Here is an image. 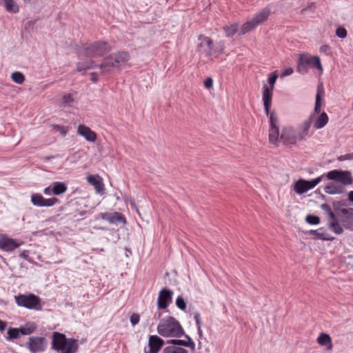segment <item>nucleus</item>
<instances>
[{"mask_svg":"<svg viewBox=\"0 0 353 353\" xmlns=\"http://www.w3.org/2000/svg\"><path fill=\"white\" fill-rule=\"evenodd\" d=\"M309 130V118L305 119L303 123H300L297 129L295 130L291 125L283 127L280 137H279V142H281L283 145L291 146L296 144L299 141L305 139Z\"/></svg>","mask_w":353,"mask_h":353,"instance_id":"nucleus-1","label":"nucleus"},{"mask_svg":"<svg viewBox=\"0 0 353 353\" xmlns=\"http://www.w3.org/2000/svg\"><path fill=\"white\" fill-rule=\"evenodd\" d=\"M130 59L127 52H119L105 58L98 68L103 74H108L114 70H119L120 67L125 64Z\"/></svg>","mask_w":353,"mask_h":353,"instance_id":"nucleus-2","label":"nucleus"},{"mask_svg":"<svg viewBox=\"0 0 353 353\" xmlns=\"http://www.w3.org/2000/svg\"><path fill=\"white\" fill-rule=\"evenodd\" d=\"M157 332L164 337L180 338L184 334L181 325L173 316H168L161 319L157 326Z\"/></svg>","mask_w":353,"mask_h":353,"instance_id":"nucleus-3","label":"nucleus"},{"mask_svg":"<svg viewBox=\"0 0 353 353\" xmlns=\"http://www.w3.org/2000/svg\"><path fill=\"white\" fill-rule=\"evenodd\" d=\"M334 211L327 203L321 205V209L327 216V225L332 231L336 234H341L343 232V226L339 223L338 216L341 214V210H343L340 202H332Z\"/></svg>","mask_w":353,"mask_h":353,"instance_id":"nucleus-4","label":"nucleus"},{"mask_svg":"<svg viewBox=\"0 0 353 353\" xmlns=\"http://www.w3.org/2000/svg\"><path fill=\"white\" fill-rule=\"evenodd\" d=\"M52 347L61 353H76L79 348L78 340L68 339L64 334L54 332L52 334Z\"/></svg>","mask_w":353,"mask_h":353,"instance_id":"nucleus-5","label":"nucleus"},{"mask_svg":"<svg viewBox=\"0 0 353 353\" xmlns=\"http://www.w3.org/2000/svg\"><path fill=\"white\" fill-rule=\"evenodd\" d=\"M325 94L323 84L319 82L317 86V92L315 97V105L314 108V114L319 115L314 121V127L316 129L323 128L326 125L329 121L327 114L325 112H321L322 101Z\"/></svg>","mask_w":353,"mask_h":353,"instance_id":"nucleus-6","label":"nucleus"},{"mask_svg":"<svg viewBox=\"0 0 353 353\" xmlns=\"http://www.w3.org/2000/svg\"><path fill=\"white\" fill-rule=\"evenodd\" d=\"M14 300L19 307L37 311L41 310V299L32 293L19 294L14 296Z\"/></svg>","mask_w":353,"mask_h":353,"instance_id":"nucleus-7","label":"nucleus"},{"mask_svg":"<svg viewBox=\"0 0 353 353\" xmlns=\"http://www.w3.org/2000/svg\"><path fill=\"white\" fill-rule=\"evenodd\" d=\"M111 50L110 46L105 41H96L87 44L81 53L87 57H103Z\"/></svg>","mask_w":353,"mask_h":353,"instance_id":"nucleus-8","label":"nucleus"},{"mask_svg":"<svg viewBox=\"0 0 353 353\" xmlns=\"http://www.w3.org/2000/svg\"><path fill=\"white\" fill-rule=\"evenodd\" d=\"M326 177L328 180L334 181L343 187L352 185L353 183L352 174L350 171L347 170H333L327 173Z\"/></svg>","mask_w":353,"mask_h":353,"instance_id":"nucleus-9","label":"nucleus"},{"mask_svg":"<svg viewBox=\"0 0 353 353\" xmlns=\"http://www.w3.org/2000/svg\"><path fill=\"white\" fill-rule=\"evenodd\" d=\"M268 116L270 117L269 141L276 145L278 143L279 136V119L274 111H270Z\"/></svg>","mask_w":353,"mask_h":353,"instance_id":"nucleus-10","label":"nucleus"},{"mask_svg":"<svg viewBox=\"0 0 353 353\" xmlns=\"http://www.w3.org/2000/svg\"><path fill=\"white\" fill-rule=\"evenodd\" d=\"M48 342L43 336H30L27 343L28 348L32 353L44 352Z\"/></svg>","mask_w":353,"mask_h":353,"instance_id":"nucleus-11","label":"nucleus"},{"mask_svg":"<svg viewBox=\"0 0 353 353\" xmlns=\"http://www.w3.org/2000/svg\"><path fill=\"white\" fill-rule=\"evenodd\" d=\"M200 43L197 46V50L210 57L213 53L214 43L213 41L208 37L200 34L198 37Z\"/></svg>","mask_w":353,"mask_h":353,"instance_id":"nucleus-12","label":"nucleus"},{"mask_svg":"<svg viewBox=\"0 0 353 353\" xmlns=\"http://www.w3.org/2000/svg\"><path fill=\"white\" fill-rule=\"evenodd\" d=\"M339 222L346 229L353 230V208L343 209L338 216Z\"/></svg>","mask_w":353,"mask_h":353,"instance_id":"nucleus-13","label":"nucleus"},{"mask_svg":"<svg viewBox=\"0 0 353 353\" xmlns=\"http://www.w3.org/2000/svg\"><path fill=\"white\" fill-rule=\"evenodd\" d=\"M173 292L170 290L163 288L159 294L157 307L159 309H165L172 302Z\"/></svg>","mask_w":353,"mask_h":353,"instance_id":"nucleus-14","label":"nucleus"},{"mask_svg":"<svg viewBox=\"0 0 353 353\" xmlns=\"http://www.w3.org/2000/svg\"><path fill=\"white\" fill-rule=\"evenodd\" d=\"M98 216L103 220L108 221L110 224H118L119 223H121L125 225L126 223L125 216L117 212L100 213Z\"/></svg>","mask_w":353,"mask_h":353,"instance_id":"nucleus-15","label":"nucleus"},{"mask_svg":"<svg viewBox=\"0 0 353 353\" xmlns=\"http://www.w3.org/2000/svg\"><path fill=\"white\" fill-rule=\"evenodd\" d=\"M164 345L163 340L157 335H151L148 339V347L144 349L145 353H158Z\"/></svg>","mask_w":353,"mask_h":353,"instance_id":"nucleus-16","label":"nucleus"},{"mask_svg":"<svg viewBox=\"0 0 353 353\" xmlns=\"http://www.w3.org/2000/svg\"><path fill=\"white\" fill-rule=\"evenodd\" d=\"M272 89H270L269 86L264 83L263 86V102L264 110L266 115L269 114V112L272 105Z\"/></svg>","mask_w":353,"mask_h":353,"instance_id":"nucleus-17","label":"nucleus"},{"mask_svg":"<svg viewBox=\"0 0 353 353\" xmlns=\"http://www.w3.org/2000/svg\"><path fill=\"white\" fill-rule=\"evenodd\" d=\"M309 70V54L307 53H301L297 60L296 71L305 74Z\"/></svg>","mask_w":353,"mask_h":353,"instance_id":"nucleus-18","label":"nucleus"},{"mask_svg":"<svg viewBox=\"0 0 353 353\" xmlns=\"http://www.w3.org/2000/svg\"><path fill=\"white\" fill-rule=\"evenodd\" d=\"M19 246V244L12 239L3 236L0 237V248L4 251H12Z\"/></svg>","mask_w":353,"mask_h":353,"instance_id":"nucleus-19","label":"nucleus"},{"mask_svg":"<svg viewBox=\"0 0 353 353\" xmlns=\"http://www.w3.org/2000/svg\"><path fill=\"white\" fill-rule=\"evenodd\" d=\"M78 133L90 142H94L97 139L96 133L85 125H79L77 129Z\"/></svg>","mask_w":353,"mask_h":353,"instance_id":"nucleus-20","label":"nucleus"},{"mask_svg":"<svg viewBox=\"0 0 353 353\" xmlns=\"http://www.w3.org/2000/svg\"><path fill=\"white\" fill-rule=\"evenodd\" d=\"M324 191L329 194H342L345 192V187L332 181L329 182L325 187Z\"/></svg>","mask_w":353,"mask_h":353,"instance_id":"nucleus-21","label":"nucleus"},{"mask_svg":"<svg viewBox=\"0 0 353 353\" xmlns=\"http://www.w3.org/2000/svg\"><path fill=\"white\" fill-rule=\"evenodd\" d=\"M183 336H184L187 339L188 341L180 340V339H172V340L168 341V343L172 345V346L188 347H190L192 350H194L195 345H194V343L191 339V338L188 335L185 334V333Z\"/></svg>","mask_w":353,"mask_h":353,"instance_id":"nucleus-22","label":"nucleus"},{"mask_svg":"<svg viewBox=\"0 0 353 353\" xmlns=\"http://www.w3.org/2000/svg\"><path fill=\"white\" fill-rule=\"evenodd\" d=\"M271 13L270 8L265 7L257 12L252 19L258 26L266 21Z\"/></svg>","mask_w":353,"mask_h":353,"instance_id":"nucleus-23","label":"nucleus"},{"mask_svg":"<svg viewBox=\"0 0 353 353\" xmlns=\"http://www.w3.org/2000/svg\"><path fill=\"white\" fill-rule=\"evenodd\" d=\"M294 190L298 194H302L309 190V181L299 179L294 185Z\"/></svg>","mask_w":353,"mask_h":353,"instance_id":"nucleus-24","label":"nucleus"},{"mask_svg":"<svg viewBox=\"0 0 353 353\" xmlns=\"http://www.w3.org/2000/svg\"><path fill=\"white\" fill-rule=\"evenodd\" d=\"M317 342L322 346H325L326 349L330 350L332 349V339L329 334L322 332L317 339Z\"/></svg>","mask_w":353,"mask_h":353,"instance_id":"nucleus-25","label":"nucleus"},{"mask_svg":"<svg viewBox=\"0 0 353 353\" xmlns=\"http://www.w3.org/2000/svg\"><path fill=\"white\" fill-rule=\"evenodd\" d=\"M310 234L314 235L315 238L318 239L326 241H332L334 239V237L331 236L330 234L327 233L325 230H324L323 228H320L316 230H310Z\"/></svg>","mask_w":353,"mask_h":353,"instance_id":"nucleus-26","label":"nucleus"},{"mask_svg":"<svg viewBox=\"0 0 353 353\" xmlns=\"http://www.w3.org/2000/svg\"><path fill=\"white\" fill-rule=\"evenodd\" d=\"M98 68V65L92 60H88L77 63V70L79 72H84L89 69H95Z\"/></svg>","mask_w":353,"mask_h":353,"instance_id":"nucleus-27","label":"nucleus"},{"mask_svg":"<svg viewBox=\"0 0 353 353\" xmlns=\"http://www.w3.org/2000/svg\"><path fill=\"white\" fill-rule=\"evenodd\" d=\"M88 182L93 185L97 192H101L103 190V183L98 176L90 175L87 178Z\"/></svg>","mask_w":353,"mask_h":353,"instance_id":"nucleus-28","label":"nucleus"},{"mask_svg":"<svg viewBox=\"0 0 353 353\" xmlns=\"http://www.w3.org/2000/svg\"><path fill=\"white\" fill-rule=\"evenodd\" d=\"M67 190L66 185L63 182H54L52 183V192L54 195H60Z\"/></svg>","mask_w":353,"mask_h":353,"instance_id":"nucleus-29","label":"nucleus"},{"mask_svg":"<svg viewBox=\"0 0 353 353\" xmlns=\"http://www.w3.org/2000/svg\"><path fill=\"white\" fill-rule=\"evenodd\" d=\"M4 7L8 12L17 13L19 12V7L14 0H3Z\"/></svg>","mask_w":353,"mask_h":353,"instance_id":"nucleus-30","label":"nucleus"},{"mask_svg":"<svg viewBox=\"0 0 353 353\" xmlns=\"http://www.w3.org/2000/svg\"><path fill=\"white\" fill-rule=\"evenodd\" d=\"M256 27V25L251 19L248 21L246 23H243L241 26V28L239 32V34H245L252 30H253Z\"/></svg>","mask_w":353,"mask_h":353,"instance_id":"nucleus-31","label":"nucleus"},{"mask_svg":"<svg viewBox=\"0 0 353 353\" xmlns=\"http://www.w3.org/2000/svg\"><path fill=\"white\" fill-rule=\"evenodd\" d=\"M256 27V25L251 19L248 21L246 23H243L241 26V28L239 32V34H245L252 30H253Z\"/></svg>","mask_w":353,"mask_h":353,"instance_id":"nucleus-32","label":"nucleus"},{"mask_svg":"<svg viewBox=\"0 0 353 353\" xmlns=\"http://www.w3.org/2000/svg\"><path fill=\"white\" fill-rule=\"evenodd\" d=\"M310 68H316L319 71L320 74L323 72V69L319 57L310 56Z\"/></svg>","mask_w":353,"mask_h":353,"instance_id":"nucleus-33","label":"nucleus"},{"mask_svg":"<svg viewBox=\"0 0 353 353\" xmlns=\"http://www.w3.org/2000/svg\"><path fill=\"white\" fill-rule=\"evenodd\" d=\"M163 353H188V351L181 347L168 346L164 348Z\"/></svg>","mask_w":353,"mask_h":353,"instance_id":"nucleus-34","label":"nucleus"},{"mask_svg":"<svg viewBox=\"0 0 353 353\" xmlns=\"http://www.w3.org/2000/svg\"><path fill=\"white\" fill-rule=\"evenodd\" d=\"M227 37H232L238 31V24L234 23L223 28Z\"/></svg>","mask_w":353,"mask_h":353,"instance_id":"nucleus-35","label":"nucleus"},{"mask_svg":"<svg viewBox=\"0 0 353 353\" xmlns=\"http://www.w3.org/2000/svg\"><path fill=\"white\" fill-rule=\"evenodd\" d=\"M44 197L39 194H34L31 196V202L34 205L43 207Z\"/></svg>","mask_w":353,"mask_h":353,"instance_id":"nucleus-36","label":"nucleus"},{"mask_svg":"<svg viewBox=\"0 0 353 353\" xmlns=\"http://www.w3.org/2000/svg\"><path fill=\"white\" fill-rule=\"evenodd\" d=\"M7 334L8 336L6 339L8 341H12L14 339H18L20 336L17 328L15 327H10L7 332Z\"/></svg>","mask_w":353,"mask_h":353,"instance_id":"nucleus-37","label":"nucleus"},{"mask_svg":"<svg viewBox=\"0 0 353 353\" xmlns=\"http://www.w3.org/2000/svg\"><path fill=\"white\" fill-rule=\"evenodd\" d=\"M12 80L18 84H21L25 81L24 75L20 72H14L11 76Z\"/></svg>","mask_w":353,"mask_h":353,"instance_id":"nucleus-38","label":"nucleus"},{"mask_svg":"<svg viewBox=\"0 0 353 353\" xmlns=\"http://www.w3.org/2000/svg\"><path fill=\"white\" fill-rule=\"evenodd\" d=\"M176 305L179 309L184 311L187 307V302L182 296H179L176 300Z\"/></svg>","mask_w":353,"mask_h":353,"instance_id":"nucleus-39","label":"nucleus"},{"mask_svg":"<svg viewBox=\"0 0 353 353\" xmlns=\"http://www.w3.org/2000/svg\"><path fill=\"white\" fill-rule=\"evenodd\" d=\"M26 332V335H29L32 334L37 329V325L34 323L28 322L25 326H23Z\"/></svg>","mask_w":353,"mask_h":353,"instance_id":"nucleus-40","label":"nucleus"},{"mask_svg":"<svg viewBox=\"0 0 353 353\" xmlns=\"http://www.w3.org/2000/svg\"><path fill=\"white\" fill-rule=\"evenodd\" d=\"M59 202V200L55 197H52V198H50V199L44 198L43 203V207L53 206L55 204L58 203Z\"/></svg>","mask_w":353,"mask_h":353,"instance_id":"nucleus-41","label":"nucleus"},{"mask_svg":"<svg viewBox=\"0 0 353 353\" xmlns=\"http://www.w3.org/2000/svg\"><path fill=\"white\" fill-rule=\"evenodd\" d=\"M277 74L275 72H272L270 74L268 77V83L270 84V89L274 90V84L277 79Z\"/></svg>","mask_w":353,"mask_h":353,"instance_id":"nucleus-42","label":"nucleus"},{"mask_svg":"<svg viewBox=\"0 0 353 353\" xmlns=\"http://www.w3.org/2000/svg\"><path fill=\"white\" fill-rule=\"evenodd\" d=\"M73 101L74 98L72 94H66L62 98V103L64 105H70Z\"/></svg>","mask_w":353,"mask_h":353,"instance_id":"nucleus-43","label":"nucleus"},{"mask_svg":"<svg viewBox=\"0 0 353 353\" xmlns=\"http://www.w3.org/2000/svg\"><path fill=\"white\" fill-rule=\"evenodd\" d=\"M336 35L341 39H344L347 37V30L342 27L338 28L336 30Z\"/></svg>","mask_w":353,"mask_h":353,"instance_id":"nucleus-44","label":"nucleus"},{"mask_svg":"<svg viewBox=\"0 0 353 353\" xmlns=\"http://www.w3.org/2000/svg\"><path fill=\"white\" fill-rule=\"evenodd\" d=\"M224 50V43L222 41L217 43L216 45H214L213 52H223Z\"/></svg>","mask_w":353,"mask_h":353,"instance_id":"nucleus-45","label":"nucleus"},{"mask_svg":"<svg viewBox=\"0 0 353 353\" xmlns=\"http://www.w3.org/2000/svg\"><path fill=\"white\" fill-rule=\"evenodd\" d=\"M319 51L320 52L324 53L327 55L331 53V48L328 45H323L321 46Z\"/></svg>","mask_w":353,"mask_h":353,"instance_id":"nucleus-46","label":"nucleus"},{"mask_svg":"<svg viewBox=\"0 0 353 353\" xmlns=\"http://www.w3.org/2000/svg\"><path fill=\"white\" fill-rule=\"evenodd\" d=\"M323 175L316 177L312 180H310V189L314 188L316 185H318L320 181L322 180Z\"/></svg>","mask_w":353,"mask_h":353,"instance_id":"nucleus-47","label":"nucleus"},{"mask_svg":"<svg viewBox=\"0 0 353 353\" xmlns=\"http://www.w3.org/2000/svg\"><path fill=\"white\" fill-rule=\"evenodd\" d=\"M140 320V316L138 314H133L130 316V323L132 325H137Z\"/></svg>","mask_w":353,"mask_h":353,"instance_id":"nucleus-48","label":"nucleus"},{"mask_svg":"<svg viewBox=\"0 0 353 353\" xmlns=\"http://www.w3.org/2000/svg\"><path fill=\"white\" fill-rule=\"evenodd\" d=\"M194 319L196 322V327H201V315L200 313L196 312L194 314Z\"/></svg>","mask_w":353,"mask_h":353,"instance_id":"nucleus-49","label":"nucleus"},{"mask_svg":"<svg viewBox=\"0 0 353 353\" xmlns=\"http://www.w3.org/2000/svg\"><path fill=\"white\" fill-rule=\"evenodd\" d=\"M213 85V80L211 77H208L204 81V86L207 89H210Z\"/></svg>","mask_w":353,"mask_h":353,"instance_id":"nucleus-50","label":"nucleus"},{"mask_svg":"<svg viewBox=\"0 0 353 353\" xmlns=\"http://www.w3.org/2000/svg\"><path fill=\"white\" fill-rule=\"evenodd\" d=\"M320 222L319 216L310 214V225L318 224Z\"/></svg>","mask_w":353,"mask_h":353,"instance_id":"nucleus-51","label":"nucleus"},{"mask_svg":"<svg viewBox=\"0 0 353 353\" xmlns=\"http://www.w3.org/2000/svg\"><path fill=\"white\" fill-rule=\"evenodd\" d=\"M352 159H353V154H347L339 157V160L340 161L350 160Z\"/></svg>","mask_w":353,"mask_h":353,"instance_id":"nucleus-52","label":"nucleus"},{"mask_svg":"<svg viewBox=\"0 0 353 353\" xmlns=\"http://www.w3.org/2000/svg\"><path fill=\"white\" fill-rule=\"evenodd\" d=\"M294 72V70L292 68H288L285 70V71L283 72L281 77H286L291 75Z\"/></svg>","mask_w":353,"mask_h":353,"instance_id":"nucleus-53","label":"nucleus"},{"mask_svg":"<svg viewBox=\"0 0 353 353\" xmlns=\"http://www.w3.org/2000/svg\"><path fill=\"white\" fill-rule=\"evenodd\" d=\"M90 77H91V78H90L91 81L92 82L96 83L98 81V75L96 73H94V72L91 73Z\"/></svg>","mask_w":353,"mask_h":353,"instance_id":"nucleus-54","label":"nucleus"},{"mask_svg":"<svg viewBox=\"0 0 353 353\" xmlns=\"http://www.w3.org/2000/svg\"><path fill=\"white\" fill-rule=\"evenodd\" d=\"M52 185L51 186H49V187H47L44 189V194H48V195H50L51 194H52Z\"/></svg>","mask_w":353,"mask_h":353,"instance_id":"nucleus-55","label":"nucleus"},{"mask_svg":"<svg viewBox=\"0 0 353 353\" xmlns=\"http://www.w3.org/2000/svg\"><path fill=\"white\" fill-rule=\"evenodd\" d=\"M6 326H7L6 323L0 320V330L4 331Z\"/></svg>","mask_w":353,"mask_h":353,"instance_id":"nucleus-56","label":"nucleus"},{"mask_svg":"<svg viewBox=\"0 0 353 353\" xmlns=\"http://www.w3.org/2000/svg\"><path fill=\"white\" fill-rule=\"evenodd\" d=\"M17 330L19 331V336H21V335H26V332H25V329H24L23 326L17 328Z\"/></svg>","mask_w":353,"mask_h":353,"instance_id":"nucleus-57","label":"nucleus"},{"mask_svg":"<svg viewBox=\"0 0 353 353\" xmlns=\"http://www.w3.org/2000/svg\"><path fill=\"white\" fill-rule=\"evenodd\" d=\"M348 200L353 203V190L348 193Z\"/></svg>","mask_w":353,"mask_h":353,"instance_id":"nucleus-58","label":"nucleus"},{"mask_svg":"<svg viewBox=\"0 0 353 353\" xmlns=\"http://www.w3.org/2000/svg\"><path fill=\"white\" fill-rule=\"evenodd\" d=\"M197 330H198V334H199V338H201L203 336V332H202V330H201V327H197Z\"/></svg>","mask_w":353,"mask_h":353,"instance_id":"nucleus-59","label":"nucleus"},{"mask_svg":"<svg viewBox=\"0 0 353 353\" xmlns=\"http://www.w3.org/2000/svg\"><path fill=\"white\" fill-rule=\"evenodd\" d=\"M130 205L132 207V209H134L137 212H138V209L135 205V203L132 201L130 202Z\"/></svg>","mask_w":353,"mask_h":353,"instance_id":"nucleus-60","label":"nucleus"},{"mask_svg":"<svg viewBox=\"0 0 353 353\" xmlns=\"http://www.w3.org/2000/svg\"><path fill=\"white\" fill-rule=\"evenodd\" d=\"M338 202H340L341 207L347 205V203H346L345 201H339Z\"/></svg>","mask_w":353,"mask_h":353,"instance_id":"nucleus-61","label":"nucleus"},{"mask_svg":"<svg viewBox=\"0 0 353 353\" xmlns=\"http://www.w3.org/2000/svg\"><path fill=\"white\" fill-rule=\"evenodd\" d=\"M161 316V312H158V313L155 314L154 317L157 318V319H160Z\"/></svg>","mask_w":353,"mask_h":353,"instance_id":"nucleus-62","label":"nucleus"},{"mask_svg":"<svg viewBox=\"0 0 353 353\" xmlns=\"http://www.w3.org/2000/svg\"><path fill=\"white\" fill-rule=\"evenodd\" d=\"M305 221L306 223H309V214L305 216Z\"/></svg>","mask_w":353,"mask_h":353,"instance_id":"nucleus-63","label":"nucleus"},{"mask_svg":"<svg viewBox=\"0 0 353 353\" xmlns=\"http://www.w3.org/2000/svg\"><path fill=\"white\" fill-rule=\"evenodd\" d=\"M55 128H60L59 125H55Z\"/></svg>","mask_w":353,"mask_h":353,"instance_id":"nucleus-64","label":"nucleus"}]
</instances>
